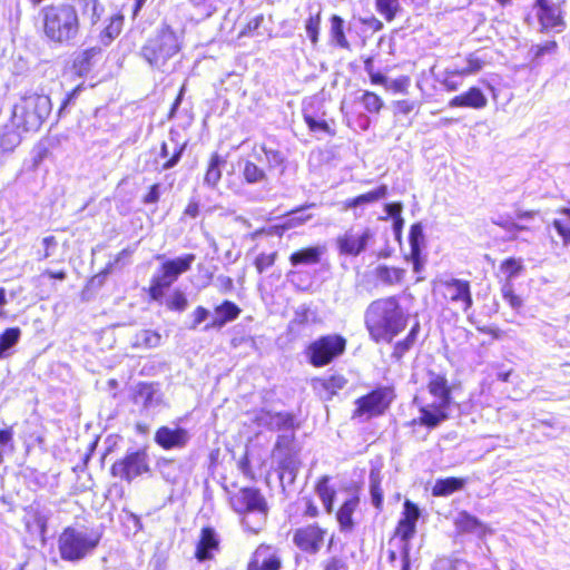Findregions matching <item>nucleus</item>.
Listing matches in <instances>:
<instances>
[{"mask_svg": "<svg viewBox=\"0 0 570 570\" xmlns=\"http://www.w3.org/2000/svg\"><path fill=\"white\" fill-rule=\"evenodd\" d=\"M100 541V534L67 528L60 534L59 552L63 560L78 561L91 553Z\"/></svg>", "mask_w": 570, "mask_h": 570, "instance_id": "obj_6", "label": "nucleus"}, {"mask_svg": "<svg viewBox=\"0 0 570 570\" xmlns=\"http://www.w3.org/2000/svg\"><path fill=\"white\" fill-rule=\"evenodd\" d=\"M314 206H315V204H307L305 206H302V207H298V208L292 210L287 215L285 220L277 227L282 230H288V229L296 228V227L304 225L306 222H308L312 218V215H304L303 212L306 208H311Z\"/></svg>", "mask_w": 570, "mask_h": 570, "instance_id": "obj_32", "label": "nucleus"}, {"mask_svg": "<svg viewBox=\"0 0 570 570\" xmlns=\"http://www.w3.org/2000/svg\"><path fill=\"white\" fill-rule=\"evenodd\" d=\"M420 518L417 505L406 500L403 505L402 518L397 523L395 535L400 538L402 544H411L410 540L416 531V522Z\"/></svg>", "mask_w": 570, "mask_h": 570, "instance_id": "obj_13", "label": "nucleus"}, {"mask_svg": "<svg viewBox=\"0 0 570 570\" xmlns=\"http://www.w3.org/2000/svg\"><path fill=\"white\" fill-rule=\"evenodd\" d=\"M375 6L377 12L387 21H392L402 10L399 0H375Z\"/></svg>", "mask_w": 570, "mask_h": 570, "instance_id": "obj_37", "label": "nucleus"}, {"mask_svg": "<svg viewBox=\"0 0 570 570\" xmlns=\"http://www.w3.org/2000/svg\"><path fill=\"white\" fill-rule=\"evenodd\" d=\"M484 62L480 59L475 53H472L466 59V67L460 69V72L464 76L473 75L480 71L483 67Z\"/></svg>", "mask_w": 570, "mask_h": 570, "instance_id": "obj_51", "label": "nucleus"}, {"mask_svg": "<svg viewBox=\"0 0 570 570\" xmlns=\"http://www.w3.org/2000/svg\"><path fill=\"white\" fill-rule=\"evenodd\" d=\"M194 254H186L175 259L166 261L158 273H156L150 282L149 296L154 301L163 298L165 291L174 284L179 275L187 272L195 262Z\"/></svg>", "mask_w": 570, "mask_h": 570, "instance_id": "obj_7", "label": "nucleus"}, {"mask_svg": "<svg viewBox=\"0 0 570 570\" xmlns=\"http://www.w3.org/2000/svg\"><path fill=\"white\" fill-rule=\"evenodd\" d=\"M43 32L60 45H70L79 33V18L70 4L49 6L43 9Z\"/></svg>", "mask_w": 570, "mask_h": 570, "instance_id": "obj_2", "label": "nucleus"}, {"mask_svg": "<svg viewBox=\"0 0 570 570\" xmlns=\"http://www.w3.org/2000/svg\"><path fill=\"white\" fill-rule=\"evenodd\" d=\"M501 294L503 299L510 305L514 311H520L523 305L522 298L514 293L513 284L511 282H504L501 287Z\"/></svg>", "mask_w": 570, "mask_h": 570, "instance_id": "obj_40", "label": "nucleus"}, {"mask_svg": "<svg viewBox=\"0 0 570 570\" xmlns=\"http://www.w3.org/2000/svg\"><path fill=\"white\" fill-rule=\"evenodd\" d=\"M230 504L235 512L244 514L243 525L252 532L258 533L267 517V503L259 490L243 488L230 498Z\"/></svg>", "mask_w": 570, "mask_h": 570, "instance_id": "obj_3", "label": "nucleus"}, {"mask_svg": "<svg viewBox=\"0 0 570 570\" xmlns=\"http://www.w3.org/2000/svg\"><path fill=\"white\" fill-rule=\"evenodd\" d=\"M449 407L435 404L433 402L420 406V416L417 422L429 429H434L444 422L448 417Z\"/></svg>", "mask_w": 570, "mask_h": 570, "instance_id": "obj_17", "label": "nucleus"}, {"mask_svg": "<svg viewBox=\"0 0 570 570\" xmlns=\"http://www.w3.org/2000/svg\"><path fill=\"white\" fill-rule=\"evenodd\" d=\"M226 164L225 159L217 153L213 154L205 174L204 183L209 187H215L222 178V167Z\"/></svg>", "mask_w": 570, "mask_h": 570, "instance_id": "obj_31", "label": "nucleus"}, {"mask_svg": "<svg viewBox=\"0 0 570 570\" xmlns=\"http://www.w3.org/2000/svg\"><path fill=\"white\" fill-rule=\"evenodd\" d=\"M419 102L415 100H397L395 102L396 112L402 115H409L414 109L419 108Z\"/></svg>", "mask_w": 570, "mask_h": 570, "instance_id": "obj_59", "label": "nucleus"}, {"mask_svg": "<svg viewBox=\"0 0 570 570\" xmlns=\"http://www.w3.org/2000/svg\"><path fill=\"white\" fill-rule=\"evenodd\" d=\"M358 498L351 497L347 499L338 509L336 513V519L342 528V530L350 531L353 529V519L352 515L358 505Z\"/></svg>", "mask_w": 570, "mask_h": 570, "instance_id": "obj_30", "label": "nucleus"}, {"mask_svg": "<svg viewBox=\"0 0 570 570\" xmlns=\"http://www.w3.org/2000/svg\"><path fill=\"white\" fill-rule=\"evenodd\" d=\"M0 446L3 449L9 448L10 451H13V430L12 428H7L0 430Z\"/></svg>", "mask_w": 570, "mask_h": 570, "instance_id": "obj_60", "label": "nucleus"}, {"mask_svg": "<svg viewBox=\"0 0 570 570\" xmlns=\"http://www.w3.org/2000/svg\"><path fill=\"white\" fill-rule=\"evenodd\" d=\"M317 492L322 499V502L326 509L327 512H331L332 511V507H333V492L330 491V489L326 487L325 483H318L317 485Z\"/></svg>", "mask_w": 570, "mask_h": 570, "instance_id": "obj_55", "label": "nucleus"}, {"mask_svg": "<svg viewBox=\"0 0 570 570\" xmlns=\"http://www.w3.org/2000/svg\"><path fill=\"white\" fill-rule=\"evenodd\" d=\"M444 286L450 294V299L452 302H461L463 304L464 312L472 306V296L468 281L452 278L446 281Z\"/></svg>", "mask_w": 570, "mask_h": 570, "instance_id": "obj_18", "label": "nucleus"}, {"mask_svg": "<svg viewBox=\"0 0 570 570\" xmlns=\"http://www.w3.org/2000/svg\"><path fill=\"white\" fill-rule=\"evenodd\" d=\"M320 22L321 10L318 9L315 14L311 13L305 23L306 33L313 43H316L318 40Z\"/></svg>", "mask_w": 570, "mask_h": 570, "instance_id": "obj_47", "label": "nucleus"}, {"mask_svg": "<svg viewBox=\"0 0 570 570\" xmlns=\"http://www.w3.org/2000/svg\"><path fill=\"white\" fill-rule=\"evenodd\" d=\"M242 175L247 184H261L267 181V174L252 160H245Z\"/></svg>", "mask_w": 570, "mask_h": 570, "instance_id": "obj_34", "label": "nucleus"}, {"mask_svg": "<svg viewBox=\"0 0 570 570\" xmlns=\"http://www.w3.org/2000/svg\"><path fill=\"white\" fill-rule=\"evenodd\" d=\"M122 27V17L121 16H114L110 19L109 24L105 29V36L109 38V40H112L116 38L121 30Z\"/></svg>", "mask_w": 570, "mask_h": 570, "instance_id": "obj_54", "label": "nucleus"}, {"mask_svg": "<svg viewBox=\"0 0 570 570\" xmlns=\"http://www.w3.org/2000/svg\"><path fill=\"white\" fill-rule=\"evenodd\" d=\"M429 393L434 397L433 403L450 407L451 390L445 376L430 372L428 382Z\"/></svg>", "mask_w": 570, "mask_h": 570, "instance_id": "obj_16", "label": "nucleus"}, {"mask_svg": "<svg viewBox=\"0 0 570 570\" xmlns=\"http://www.w3.org/2000/svg\"><path fill=\"white\" fill-rule=\"evenodd\" d=\"M21 127L13 124L11 118L10 122L4 125L0 131V149L4 153L13 151L21 142Z\"/></svg>", "mask_w": 570, "mask_h": 570, "instance_id": "obj_23", "label": "nucleus"}, {"mask_svg": "<svg viewBox=\"0 0 570 570\" xmlns=\"http://www.w3.org/2000/svg\"><path fill=\"white\" fill-rule=\"evenodd\" d=\"M420 325L416 323L405 337V340L400 341L395 344L394 351L392 353V356L396 358L397 361L403 357V355L412 347L416 340V335L419 333Z\"/></svg>", "mask_w": 570, "mask_h": 570, "instance_id": "obj_36", "label": "nucleus"}, {"mask_svg": "<svg viewBox=\"0 0 570 570\" xmlns=\"http://www.w3.org/2000/svg\"><path fill=\"white\" fill-rule=\"evenodd\" d=\"M366 330L376 343H391L406 327L407 318L393 296L373 301L364 314Z\"/></svg>", "mask_w": 570, "mask_h": 570, "instance_id": "obj_1", "label": "nucleus"}, {"mask_svg": "<svg viewBox=\"0 0 570 570\" xmlns=\"http://www.w3.org/2000/svg\"><path fill=\"white\" fill-rule=\"evenodd\" d=\"M316 315L306 305H301L295 309L294 317L291 321L292 326H304L309 323H314Z\"/></svg>", "mask_w": 570, "mask_h": 570, "instance_id": "obj_41", "label": "nucleus"}, {"mask_svg": "<svg viewBox=\"0 0 570 570\" xmlns=\"http://www.w3.org/2000/svg\"><path fill=\"white\" fill-rule=\"evenodd\" d=\"M373 238L374 233L367 227L350 228L337 237L336 244L341 254L355 257L366 249Z\"/></svg>", "mask_w": 570, "mask_h": 570, "instance_id": "obj_11", "label": "nucleus"}, {"mask_svg": "<svg viewBox=\"0 0 570 570\" xmlns=\"http://www.w3.org/2000/svg\"><path fill=\"white\" fill-rule=\"evenodd\" d=\"M537 6L541 27L546 30L551 29L560 32L564 27L560 7L550 0H537Z\"/></svg>", "mask_w": 570, "mask_h": 570, "instance_id": "obj_15", "label": "nucleus"}, {"mask_svg": "<svg viewBox=\"0 0 570 570\" xmlns=\"http://www.w3.org/2000/svg\"><path fill=\"white\" fill-rule=\"evenodd\" d=\"M344 20L338 16H333L331 19V36L337 46L347 49L350 43L343 30Z\"/></svg>", "mask_w": 570, "mask_h": 570, "instance_id": "obj_38", "label": "nucleus"}, {"mask_svg": "<svg viewBox=\"0 0 570 570\" xmlns=\"http://www.w3.org/2000/svg\"><path fill=\"white\" fill-rule=\"evenodd\" d=\"M345 346L346 340L343 336L338 334L324 335L308 345L306 355L313 366L322 367L342 355Z\"/></svg>", "mask_w": 570, "mask_h": 570, "instance_id": "obj_8", "label": "nucleus"}, {"mask_svg": "<svg viewBox=\"0 0 570 570\" xmlns=\"http://www.w3.org/2000/svg\"><path fill=\"white\" fill-rule=\"evenodd\" d=\"M281 468L283 470L281 479L285 478L286 474H288L291 480L295 478L297 465L293 459L284 460L281 464Z\"/></svg>", "mask_w": 570, "mask_h": 570, "instance_id": "obj_63", "label": "nucleus"}, {"mask_svg": "<svg viewBox=\"0 0 570 570\" xmlns=\"http://www.w3.org/2000/svg\"><path fill=\"white\" fill-rule=\"evenodd\" d=\"M325 252V247L323 246H312L307 248H303L293 253L289 256V263L292 266L296 267L298 265H313L317 264L321 261L322 255Z\"/></svg>", "mask_w": 570, "mask_h": 570, "instance_id": "obj_25", "label": "nucleus"}, {"mask_svg": "<svg viewBox=\"0 0 570 570\" xmlns=\"http://www.w3.org/2000/svg\"><path fill=\"white\" fill-rule=\"evenodd\" d=\"M111 474L127 482H131L150 471L147 449L128 451L126 455L111 465Z\"/></svg>", "mask_w": 570, "mask_h": 570, "instance_id": "obj_9", "label": "nucleus"}, {"mask_svg": "<svg viewBox=\"0 0 570 570\" xmlns=\"http://www.w3.org/2000/svg\"><path fill=\"white\" fill-rule=\"evenodd\" d=\"M155 390L151 385H142L139 390V396L144 397V406L149 407L154 405Z\"/></svg>", "mask_w": 570, "mask_h": 570, "instance_id": "obj_62", "label": "nucleus"}, {"mask_svg": "<svg viewBox=\"0 0 570 570\" xmlns=\"http://www.w3.org/2000/svg\"><path fill=\"white\" fill-rule=\"evenodd\" d=\"M255 560L259 562L261 570L281 569V558L269 546H259L255 551Z\"/></svg>", "mask_w": 570, "mask_h": 570, "instance_id": "obj_28", "label": "nucleus"}, {"mask_svg": "<svg viewBox=\"0 0 570 570\" xmlns=\"http://www.w3.org/2000/svg\"><path fill=\"white\" fill-rule=\"evenodd\" d=\"M166 305L171 311L183 312L188 306V301L183 292L175 291L167 299Z\"/></svg>", "mask_w": 570, "mask_h": 570, "instance_id": "obj_49", "label": "nucleus"}, {"mask_svg": "<svg viewBox=\"0 0 570 570\" xmlns=\"http://www.w3.org/2000/svg\"><path fill=\"white\" fill-rule=\"evenodd\" d=\"M258 424L277 431H292L294 428V417L288 413H262L257 417Z\"/></svg>", "mask_w": 570, "mask_h": 570, "instance_id": "obj_20", "label": "nucleus"}, {"mask_svg": "<svg viewBox=\"0 0 570 570\" xmlns=\"http://www.w3.org/2000/svg\"><path fill=\"white\" fill-rule=\"evenodd\" d=\"M552 225L559 236H561L563 245L570 246V228L567 227L560 219H554Z\"/></svg>", "mask_w": 570, "mask_h": 570, "instance_id": "obj_61", "label": "nucleus"}, {"mask_svg": "<svg viewBox=\"0 0 570 570\" xmlns=\"http://www.w3.org/2000/svg\"><path fill=\"white\" fill-rule=\"evenodd\" d=\"M409 239L411 252H414V255H416L417 252H421L424 242L423 227L420 223L411 226Z\"/></svg>", "mask_w": 570, "mask_h": 570, "instance_id": "obj_45", "label": "nucleus"}, {"mask_svg": "<svg viewBox=\"0 0 570 570\" xmlns=\"http://www.w3.org/2000/svg\"><path fill=\"white\" fill-rule=\"evenodd\" d=\"M51 111L50 98L46 95H26L13 106V124L22 131L38 130Z\"/></svg>", "mask_w": 570, "mask_h": 570, "instance_id": "obj_4", "label": "nucleus"}, {"mask_svg": "<svg viewBox=\"0 0 570 570\" xmlns=\"http://www.w3.org/2000/svg\"><path fill=\"white\" fill-rule=\"evenodd\" d=\"M130 254H131V252H130L129 249H127V248H126V249H122V250L117 255V257L115 258V261H114V262H109V263L106 265L105 269H104L99 275H97L96 277H100V276L105 277L106 275H108L109 273H111V272L116 268V266H117V265H118V264H119L124 258L129 257V256H130Z\"/></svg>", "mask_w": 570, "mask_h": 570, "instance_id": "obj_58", "label": "nucleus"}, {"mask_svg": "<svg viewBox=\"0 0 570 570\" xmlns=\"http://www.w3.org/2000/svg\"><path fill=\"white\" fill-rule=\"evenodd\" d=\"M405 275V269L389 267L386 265H379L375 268L376 278L386 285H394L402 282Z\"/></svg>", "mask_w": 570, "mask_h": 570, "instance_id": "obj_33", "label": "nucleus"}, {"mask_svg": "<svg viewBox=\"0 0 570 570\" xmlns=\"http://www.w3.org/2000/svg\"><path fill=\"white\" fill-rule=\"evenodd\" d=\"M500 269L503 274H505V282H511L515 278L519 273L523 269V265L521 259H515L513 257L505 259L502 262Z\"/></svg>", "mask_w": 570, "mask_h": 570, "instance_id": "obj_42", "label": "nucleus"}, {"mask_svg": "<svg viewBox=\"0 0 570 570\" xmlns=\"http://www.w3.org/2000/svg\"><path fill=\"white\" fill-rule=\"evenodd\" d=\"M454 524L456 530L460 532L482 535L485 531V525L478 518L471 515L466 511H461L458 513L454 520Z\"/></svg>", "mask_w": 570, "mask_h": 570, "instance_id": "obj_27", "label": "nucleus"}, {"mask_svg": "<svg viewBox=\"0 0 570 570\" xmlns=\"http://www.w3.org/2000/svg\"><path fill=\"white\" fill-rule=\"evenodd\" d=\"M362 104L368 112H380L383 100L374 92L365 91L362 96Z\"/></svg>", "mask_w": 570, "mask_h": 570, "instance_id": "obj_48", "label": "nucleus"}, {"mask_svg": "<svg viewBox=\"0 0 570 570\" xmlns=\"http://www.w3.org/2000/svg\"><path fill=\"white\" fill-rule=\"evenodd\" d=\"M77 2L82 16L88 17L91 24H96L104 12V7L98 0H77Z\"/></svg>", "mask_w": 570, "mask_h": 570, "instance_id": "obj_35", "label": "nucleus"}, {"mask_svg": "<svg viewBox=\"0 0 570 570\" xmlns=\"http://www.w3.org/2000/svg\"><path fill=\"white\" fill-rule=\"evenodd\" d=\"M160 334L150 330H144L136 335L135 345L138 347L154 348L160 344Z\"/></svg>", "mask_w": 570, "mask_h": 570, "instance_id": "obj_39", "label": "nucleus"}, {"mask_svg": "<svg viewBox=\"0 0 570 570\" xmlns=\"http://www.w3.org/2000/svg\"><path fill=\"white\" fill-rule=\"evenodd\" d=\"M190 440L186 429L161 426L155 433V442L164 450L183 449Z\"/></svg>", "mask_w": 570, "mask_h": 570, "instance_id": "obj_14", "label": "nucleus"}, {"mask_svg": "<svg viewBox=\"0 0 570 570\" xmlns=\"http://www.w3.org/2000/svg\"><path fill=\"white\" fill-rule=\"evenodd\" d=\"M179 50L178 39L168 27H161L141 48L142 58L154 68L160 69Z\"/></svg>", "mask_w": 570, "mask_h": 570, "instance_id": "obj_5", "label": "nucleus"}, {"mask_svg": "<svg viewBox=\"0 0 570 570\" xmlns=\"http://www.w3.org/2000/svg\"><path fill=\"white\" fill-rule=\"evenodd\" d=\"M462 77L464 75L460 72V69L445 70L442 85L446 90L455 91L462 86Z\"/></svg>", "mask_w": 570, "mask_h": 570, "instance_id": "obj_44", "label": "nucleus"}, {"mask_svg": "<svg viewBox=\"0 0 570 570\" xmlns=\"http://www.w3.org/2000/svg\"><path fill=\"white\" fill-rule=\"evenodd\" d=\"M276 257H277L276 252H273L269 254H265V253L259 254L255 259V267L257 268L258 273H263L268 267L273 266Z\"/></svg>", "mask_w": 570, "mask_h": 570, "instance_id": "obj_52", "label": "nucleus"}, {"mask_svg": "<svg viewBox=\"0 0 570 570\" xmlns=\"http://www.w3.org/2000/svg\"><path fill=\"white\" fill-rule=\"evenodd\" d=\"M304 119L309 130L330 132V127L325 120H316L311 115H305Z\"/></svg>", "mask_w": 570, "mask_h": 570, "instance_id": "obj_57", "label": "nucleus"}, {"mask_svg": "<svg viewBox=\"0 0 570 570\" xmlns=\"http://www.w3.org/2000/svg\"><path fill=\"white\" fill-rule=\"evenodd\" d=\"M184 149H185V144L181 146H178L177 144H175L174 151H173L170 158L163 164L161 169L167 170V169H170L174 166H176L177 163L181 158Z\"/></svg>", "mask_w": 570, "mask_h": 570, "instance_id": "obj_56", "label": "nucleus"}, {"mask_svg": "<svg viewBox=\"0 0 570 570\" xmlns=\"http://www.w3.org/2000/svg\"><path fill=\"white\" fill-rule=\"evenodd\" d=\"M189 2L195 8L199 19H206L216 11L213 0H189Z\"/></svg>", "mask_w": 570, "mask_h": 570, "instance_id": "obj_46", "label": "nucleus"}, {"mask_svg": "<svg viewBox=\"0 0 570 570\" xmlns=\"http://www.w3.org/2000/svg\"><path fill=\"white\" fill-rule=\"evenodd\" d=\"M261 151L265 155L269 168L279 167L285 161V157L279 150L269 149L265 146H262Z\"/></svg>", "mask_w": 570, "mask_h": 570, "instance_id": "obj_50", "label": "nucleus"}, {"mask_svg": "<svg viewBox=\"0 0 570 570\" xmlns=\"http://www.w3.org/2000/svg\"><path fill=\"white\" fill-rule=\"evenodd\" d=\"M466 483L465 479L461 478H445L439 479L435 481L434 487L432 488V494L434 497H448L455 491H459L464 488Z\"/></svg>", "mask_w": 570, "mask_h": 570, "instance_id": "obj_29", "label": "nucleus"}, {"mask_svg": "<svg viewBox=\"0 0 570 570\" xmlns=\"http://www.w3.org/2000/svg\"><path fill=\"white\" fill-rule=\"evenodd\" d=\"M347 381L342 375H332L331 377L323 381V386L325 390L330 391L332 394L336 393L337 390H342L346 385Z\"/></svg>", "mask_w": 570, "mask_h": 570, "instance_id": "obj_53", "label": "nucleus"}, {"mask_svg": "<svg viewBox=\"0 0 570 570\" xmlns=\"http://www.w3.org/2000/svg\"><path fill=\"white\" fill-rule=\"evenodd\" d=\"M219 541L213 528H204L202 530L200 539L197 543L195 557L199 561H205L212 558L213 551L218 548Z\"/></svg>", "mask_w": 570, "mask_h": 570, "instance_id": "obj_22", "label": "nucleus"}, {"mask_svg": "<svg viewBox=\"0 0 570 570\" xmlns=\"http://www.w3.org/2000/svg\"><path fill=\"white\" fill-rule=\"evenodd\" d=\"M387 194V186L381 185L374 190L365 193L363 195L356 196L351 199H346L343 205L344 209H354L357 207L366 206L368 204L375 203L382 198H384Z\"/></svg>", "mask_w": 570, "mask_h": 570, "instance_id": "obj_26", "label": "nucleus"}, {"mask_svg": "<svg viewBox=\"0 0 570 570\" xmlns=\"http://www.w3.org/2000/svg\"><path fill=\"white\" fill-rule=\"evenodd\" d=\"M240 314V308L230 301H225L215 308V315L210 323L206 324L205 330L222 328L228 322L236 320Z\"/></svg>", "mask_w": 570, "mask_h": 570, "instance_id": "obj_19", "label": "nucleus"}, {"mask_svg": "<svg viewBox=\"0 0 570 570\" xmlns=\"http://www.w3.org/2000/svg\"><path fill=\"white\" fill-rule=\"evenodd\" d=\"M326 531L316 524H308L294 531L293 542L303 552L316 554L323 547Z\"/></svg>", "mask_w": 570, "mask_h": 570, "instance_id": "obj_12", "label": "nucleus"}, {"mask_svg": "<svg viewBox=\"0 0 570 570\" xmlns=\"http://www.w3.org/2000/svg\"><path fill=\"white\" fill-rule=\"evenodd\" d=\"M393 400V391L389 387L376 389L356 401L354 417L370 420L382 415Z\"/></svg>", "mask_w": 570, "mask_h": 570, "instance_id": "obj_10", "label": "nucleus"}, {"mask_svg": "<svg viewBox=\"0 0 570 570\" xmlns=\"http://www.w3.org/2000/svg\"><path fill=\"white\" fill-rule=\"evenodd\" d=\"M21 334L19 327H9L0 333V360L9 358L16 353V346L20 342Z\"/></svg>", "mask_w": 570, "mask_h": 570, "instance_id": "obj_24", "label": "nucleus"}, {"mask_svg": "<svg viewBox=\"0 0 570 570\" xmlns=\"http://www.w3.org/2000/svg\"><path fill=\"white\" fill-rule=\"evenodd\" d=\"M370 492H371V499L372 503L376 509H381L383 503V492L381 489V481L379 478V474L374 473L373 471L370 474Z\"/></svg>", "mask_w": 570, "mask_h": 570, "instance_id": "obj_43", "label": "nucleus"}, {"mask_svg": "<svg viewBox=\"0 0 570 570\" xmlns=\"http://www.w3.org/2000/svg\"><path fill=\"white\" fill-rule=\"evenodd\" d=\"M409 85H410V79L407 77H402V78L391 81V83L387 87H389V89L393 90L394 92L405 94L407 91Z\"/></svg>", "mask_w": 570, "mask_h": 570, "instance_id": "obj_64", "label": "nucleus"}, {"mask_svg": "<svg viewBox=\"0 0 570 570\" xmlns=\"http://www.w3.org/2000/svg\"><path fill=\"white\" fill-rule=\"evenodd\" d=\"M488 99L481 89L476 87L470 88L466 92L453 97L449 101L450 107H469V108H484Z\"/></svg>", "mask_w": 570, "mask_h": 570, "instance_id": "obj_21", "label": "nucleus"}]
</instances>
